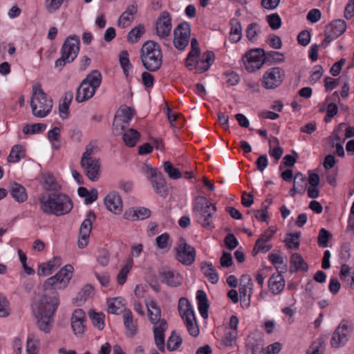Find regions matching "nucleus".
Masks as SVG:
<instances>
[{"label":"nucleus","mask_w":354,"mask_h":354,"mask_svg":"<svg viewBox=\"0 0 354 354\" xmlns=\"http://www.w3.org/2000/svg\"><path fill=\"white\" fill-rule=\"evenodd\" d=\"M171 19L169 13L167 11L161 12L156 24L158 37L162 39H167L171 34Z\"/></svg>","instance_id":"obj_19"},{"label":"nucleus","mask_w":354,"mask_h":354,"mask_svg":"<svg viewBox=\"0 0 354 354\" xmlns=\"http://www.w3.org/2000/svg\"><path fill=\"white\" fill-rule=\"evenodd\" d=\"M39 339L34 334H29L26 342L28 354H38L39 351Z\"/></svg>","instance_id":"obj_38"},{"label":"nucleus","mask_w":354,"mask_h":354,"mask_svg":"<svg viewBox=\"0 0 354 354\" xmlns=\"http://www.w3.org/2000/svg\"><path fill=\"white\" fill-rule=\"evenodd\" d=\"M133 115V111L129 106L121 107L113 122V131L115 133H120L129 125Z\"/></svg>","instance_id":"obj_17"},{"label":"nucleus","mask_w":354,"mask_h":354,"mask_svg":"<svg viewBox=\"0 0 354 354\" xmlns=\"http://www.w3.org/2000/svg\"><path fill=\"white\" fill-rule=\"evenodd\" d=\"M352 333L351 325L342 320L336 328L330 339V345L333 348L342 347L348 342Z\"/></svg>","instance_id":"obj_12"},{"label":"nucleus","mask_w":354,"mask_h":354,"mask_svg":"<svg viewBox=\"0 0 354 354\" xmlns=\"http://www.w3.org/2000/svg\"><path fill=\"white\" fill-rule=\"evenodd\" d=\"M9 191L15 199H26L28 197L25 187L18 183H10Z\"/></svg>","instance_id":"obj_35"},{"label":"nucleus","mask_w":354,"mask_h":354,"mask_svg":"<svg viewBox=\"0 0 354 354\" xmlns=\"http://www.w3.org/2000/svg\"><path fill=\"white\" fill-rule=\"evenodd\" d=\"M164 170L171 179H178L182 177V173L178 169L174 167L172 164L167 161L164 163Z\"/></svg>","instance_id":"obj_54"},{"label":"nucleus","mask_w":354,"mask_h":354,"mask_svg":"<svg viewBox=\"0 0 354 354\" xmlns=\"http://www.w3.org/2000/svg\"><path fill=\"white\" fill-rule=\"evenodd\" d=\"M176 259L184 266L192 265L196 259V250L184 238H180L175 248Z\"/></svg>","instance_id":"obj_10"},{"label":"nucleus","mask_w":354,"mask_h":354,"mask_svg":"<svg viewBox=\"0 0 354 354\" xmlns=\"http://www.w3.org/2000/svg\"><path fill=\"white\" fill-rule=\"evenodd\" d=\"M96 89L93 88L89 84H87L85 81L82 80L80 85L77 89L75 100L77 102H82L91 98Z\"/></svg>","instance_id":"obj_24"},{"label":"nucleus","mask_w":354,"mask_h":354,"mask_svg":"<svg viewBox=\"0 0 354 354\" xmlns=\"http://www.w3.org/2000/svg\"><path fill=\"white\" fill-rule=\"evenodd\" d=\"M108 312L111 314H119L124 307V299L122 297L111 299L107 301Z\"/></svg>","instance_id":"obj_37"},{"label":"nucleus","mask_w":354,"mask_h":354,"mask_svg":"<svg viewBox=\"0 0 354 354\" xmlns=\"http://www.w3.org/2000/svg\"><path fill=\"white\" fill-rule=\"evenodd\" d=\"M300 232L288 234L285 239L286 246L290 249H297L299 246Z\"/></svg>","instance_id":"obj_53"},{"label":"nucleus","mask_w":354,"mask_h":354,"mask_svg":"<svg viewBox=\"0 0 354 354\" xmlns=\"http://www.w3.org/2000/svg\"><path fill=\"white\" fill-rule=\"evenodd\" d=\"M38 206L45 214L62 216L71 212L72 201H39Z\"/></svg>","instance_id":"obj_9"},{"label":"nucleus","mask_w":354,"mask_h":354,"mask_svg":"<svg viewBox=\"0 0 354 354\" xmlns=\"http://www.w3.org/2000/svg\"><path fill=\"white\" fill-rule=\"evenodd\" d=\"M46 129V125L43 123H37L33 124H27L23 128V132L25 134L41 133Z\"/></svg>","instance_id":"obj_55"},{"label":"nucleus","mask_w":354,"mask_h":354,"mask_svg":"<svg viewBox=\"0 0 354 354\" xmlns=\"http://www.w3.org/2000/svg\"><path fill=\"white\" fill-rule=\"evenodd\" d=\"M268 22L272 30H277L280 28L281 20L278 14H272L268 16Z\"/></svg>","instance_id":"obj_60"},{"label":"nucleus","mask_w":354,"mask_h":354,"mask_svg":"<svg viewBox=\"0 0 354 354\" xmlns=\"http://www.w3.org/2000/svg\"><path fill=\"white\" fill-rule=\"evenodd\" d=\"M151 184L156 192L158 194L160 197L165 198L167 196L168 188L163 175L158 179L152 180Z\"/></svg>","instance_id":"obj_36"},{"label":"nucleus","mask_w":354,"mask_h":354,"mask_svg":"<svg viewBox=\"0 0 354 354\" xmlns=\"http://www.w3.org/2000/svg\"><path fill=\"white\" fill-rule=\"evenodd\" d=\"M272 59L274 62L280 63L283 62L285 59V57L283 53L277 51H269L267 53H265V59Z\"/></svg>","instance_id":"obj_62"},{"label":"nucleus","mask_w":354,"mask_h":354,"mask_svg":"<svg viewBox=\"0 0 354 354\" xmlns=\"http://www.w3.org/2000/svg\"><path fill=\"white\" fill-rule=\"evenodd\" d=\"M246 70L254 72L261 68L265 62V52L262 48H254L248 51L243 57Z\"/></svg>","instance_id":"obj_11"},{"label":"nucleus","mask_w":354,"mask_h":354,"mask_svg":"<svg viewBox=\"0 0 354 354\" xmlns=\"http://www.w3.org/2000/svg\"><path fill=\"white\" fill-rule=\"evenodd\" d=\"M192 49L189 52L187 58L185 60V65L192 66V57H198L201 53V49L198 46V41L196 38H192L191 40Z\"/></svg>","instance_id":"obj_41"},{"label":"nucleus","mask_w":354,"mask_h":354,"mask_svg":"<svg viewBox=\"0 0 354 354\" xmlns=\"http://www.w3.org/2000/svg\"><path fill=\"white\" fill-rule=\"evenodd\" d=\"M107 209L115 214H120L122 211V201H103Z\"/></svg>","instance_id":"obj_51"},{"label":"nucleus","mask_w":354,"mask_h":354,"mask_svg":"<svg viewBox=\"0 0 354 354\" xmlns=\"http://www.w3.org/2000/svg\"><path fill=\"white\" fill-rule=\"evenodd\" d=\"M122 317L126 328L131 333V335H135L137 331V327L134 323L131 311L130 310H124L122 315Z\"/></svg>","instance_id":"obj_42"},{"label":"nucleus","mask_w":354,"mask_h":354,"mask_svg":"<svg viewBox=\"0 0 354 354\" xmlns=\"http://www.w3.org/2000/svg\"><path fill=\"white\" fill-rule=\"evenodd\" d=\"M43 185L45 189L53 192L48 199H69L68 196L59 192L60 186L52 175L48 174L43 177Z\"/></svg>","instance_id":"obj_22"},{"label":"nucleus","mask_w":354,"mask_h":354,"mask_svg":"<svg viewBox=\"0 0 354 354\" xmlns=\"http://www.w3.org/2000/svg\"><path fill=\"white\" fill-rule=\"evenodd\" d=\"M148 315L151 323L153 325L155 344L160 351H165V332L167 329V322L161 319V310L154 301L147 304Z\"/></svg>","instance_id":"obj_2"},{"label":"nucleus","mask_w":354,"mask_h":354,"mask_svg":"<svg viewBox=\"0 0 354 354\" xmlns=\"http://www.w3.org/2000/svg\"><path fill=\"white\" fill-rule=\"evenodd\" d=\"M95 220L93 212L90 211L86 214V218L83 221L80 228L77 245L80 248H85L89 241L90 234L92 230L93 222Z\"/></svg>","instance_id":"obj_16"},{"label":"nucleus","mask_w":354,"mask_h":354,"mask_svg":"<svg viewBox=\"0 0 354 354\" xmlns=\"http://www.w3.org/2000/svg\"><path fill=\"white\" fill-rule=\"evenodd\" d=\"M87 84H89L93 88L96 89L100 87L102 82V75L97 71L94 70L88 74L85 79L83 80Z\"/></svg>","instance_id":"obj_43"},{"label":"nucleus","mask_w":354,"mask_h":354,"mask_svg":"<svg viewBox=\"0 0 354 354\" xmlns=\"http://www.w3.org/2000/svg\"><path fill=\"white\" fill-rule=\"evenodd\" d=\"M214 59L215 55L214 52L207 50L203 53L200 59L192 57V66H188L187 65H185V66L189 71L195 69L198 73H203L209 70Z\"/></svg>","instance_id":"obj_15"},{"label":"nucleus","mask_w":354,"mask_h":354,"mask_svg":"<svg viewBox=\"0 0 354 354\" xmlns=\"http://www.w3.org/2000/svg\"><path fill=\"white\" fill-rule=\"evenodd\" d=\"M201 269L203 274L212 283L216 284L218 281V274L211 262H202Z\"/></svg>","instance_id":"obj_30"},{"label":"nucleus","mask_w":354,"mask_h":354,"mask_svg":"<svg viewBox=\"0 0 354 354\" xmlns=\"http://www.w3.org/2000/svg\"><path fill=\"white\" fill-rule=\"evenodd\" d=\"M346 30V24L343 19L333 21L326 28L327 32H330L333 37L338 38Z\"/></svg>","instance_id":"obj_29"},{"label":"nucleus","mask_w":354,"mask_h":354,"mask_svg":"<svg viewBox=\"0 0 354 354\" xmlns=\"http://www.w3.org/2000/svg\"><path fill=\"white\" fill-rule=\"evenodd\" d=\"M162 283L170 287H177L182 283L183 277L176 270L170 268H163L159 271Z\"/></svg>","instance_id":"obj_21"},{"label":"nucleus","mask_w":354,"mask_h":354,"mask_svg":"<svg viewBox=\"0 0 354 354\" xmlns=\"http://www.w3.org/2000/svg\"><path fill=\"white\" fill-rule=\"evenodd\" d=\"M88 315L92 321L93 324L100 330H102L104 327L105 315L103 313H95L91 310Z\"/></svg>","instance_id":"obj_46"},{"label":"nucleus","mask_w":354,"mask_h":354,"mask_svg":"<svg viewBox=\"0 0 354 354\" xmlns=\"http://www.w3.org/2000/svg\"><path fill=\"white\" fill-rule=\"evenodd\" d=\"M120 63L121 67L123 69L124 75L127 77L129 74V71L132 68V65L130 63V61L129 59V54L127 50H123L120 53Z\"/></svg>","instance_id":"obj_49"},{"label":"nucleus","mask_w":354,"mask_h":354,"mask_svg":"<svg viewBox=\"0 0 354 354\" xmlns=\"http://www.w3.org/2000/svg\"><path fill=\"white\" fill-rule=\"evenodd\" d=\"M240 299L242 305L248 308L250 305V299L253 293V282L248 274H243L240 279L239 287Z\"/></svg>","instance_id":"obj_18"},{"label":"nucleus","mask_w":354,"mask_h":354,"mask_svg":"<svg viewBox=\"0 0 354 354\" xmlns=\"http://www.w3.org/2000/svg\"><path fill=\"white\" fill-rule=\"evenodd\" d=\"M24 156L25 153L23 151L22 147L19 145H16L11 149L10 153L7 158V160L9 162L15 163L19 162Z\"/></svg>","instance_id":"obj_44"},{"label":"nucleus","mask_w":354,"mask_h":354,"mask_svg":"<svg viewBox=\"0 0 354 354\" xmlns=\"http://www.w3.org/2000/svg\"><path fill=\"white\" fill-rule=\"evenodd\" d=\"M290 263L292 267H294L295 270H308V265L305 263L302 257L298 253H294L290 257Z\"/></svg>","instance_id":"obj_45"},{"label":"nucleus","mask_w":354,"mask_h":354,"mask_svg":"<svg viewBox=\"0 0 354 354\" xmlns=\"http://www.w3.org/2000/svg\"><path fill=\"white\" fill-rule=\"evenodd\" d=\"M86 320V314L82 309L77 308L73 311L71 318V325L75 335L82 336L84 334Z\"/></svg>","instance_id":"obj_20"},{"label":"nucleus","mask_w":354,"mask_h":354,"mask_svg":"<svg viewBox=\"0 0 354 354\" xmlns=\"http://www.w3.org/2000/svg\"><path fill=\"white\" fill-rule=\"evenodd\" d=\"M97 152V147L90 143L86 145L80 160L81 167L84 169L87 177L93 182L99 179L100 174V159L94 157Z\"/></svg>","instance_id":"obj_5"},{"label":"nucleus","mask_w":354,"mask_h":354,"mask_svg":"<svg viewBox=\"0 0 354 354\" xmlns=\"http://www.w3.org/2000/svg\"><path fill=\"white\" fill-rule=\"evenodd\" d=\"M80 47V39L76 35L67 37L61 48V57L55 61V67L61 71L68 63L77 57Z\"/></svg>","instance_id":"obj_6"},{"label":"nucleus","mask_w":354,"mask_h":354,"mask_svg":"<svg viewBox=\"0 0 354 354\" xmlns=\"http://www.w3.org/2000/svg\"><path fill=\"white\" fill-rule=\"evenodd\" d=\"M178 310L188 333L193 337H197L199 334V328L194 308L187 299L181 297L179 299Z\"/></svg>","instance_id":"obj_8"},{"label":"nucleus","mask_w":354,"mask_h":354,"mask_svg":"<svg viewBox=\"0 0 354 354\" xmlns=\"http://www.w3.org/2000/svg\"><path fill=\"white\" fill-rule=\"evenodd\" d=\"M225 75L226 77V82L230 86H235L238 84L240 81L239 75L235 72H226Z\"/></svg>","instance_id":"obj_63"},{"label":"nucleus","mask_w":354,"mask_h":354,"mask_svg":"<svg viewBox=\"0 0 354 354\" xmlns=\"http://www.w3.org/2000/svg\"><path fill=\"white\" fill-rule=\"evenodd\" d=\"M132 266L133 259H129L118 274L117 281L120 285H123L126 282L127 274L131 269Z\"/></svg>","instance_id":"obj_48"},{"label":"nucleus","mask_w":354,"mask_h":354,"mask_svg":"<svg viewBox=\"0 0 354 354\" xmlns=\"http://www.w3.org/2000/svg\"><path fill=\"white\" fill-rule=\"evenodd\" d=\"M151 216V211L146 207L131 209L124 214L126 219L131 221L143 220Z\"/></svg>","instance_id":"obj_28"},{"label":"nucleus","mask_w":354,"mask_h":354,"mask_svg":"<svg viewBox=\"0 0 354 354\" xmlns=\"http://www.w3.org/2000/svg\"><path fill=\"white\" fill-rule=\"evenodd\" d=\"M73 98V93L72 91H67L64 93L62 102L59 104V116L62 119H65L68 117V111Z\"/></svg>","instance_id":"obj_32"},{"label":"nucleus","mask_w":354,"mask_h":354,"mask_svg":"<svg viewBox=\"0 0 354 354\" xmlns=\"http://www.w3.org/2000/svg\"><path fill=\"white\" fill-rule=\"evenodd\" d=\"M145 29L144 26L139 25L133 28L127 35V41L131 44L137 43L142 35L145 33Z\"/></svg>","instance_id":"obj_47"},{"label":"nucleus","mask_w":354,"mask_h":354,"mask_svg":"<svg viewBox=\"0 0 354 354\" xmlns=\"http://www.w3.org/2000/svg\"><path fill=\"white\" fill-rule=\"evenodd\" d=\"M284 77V71L279 67H272L267 70L262 77V86L266 89H274L279 86Z\"/></svg>","instance_id":"obj_13"},{"label":"nucleus","mask_w":354,"mask_h":354,"mask_svg":"<svg viewBox=\"0 0 354 354\" xmlns=\"http://www.w3.org/2000/svg\"><path fill=\"white\" fill-rule=\"evenodd\" d=\"M140 136V134L138 131L130 129L124 133L123 140L127 146L133 147L136 145Z\"/></svg>","instance_id":"obj_39"},{"label":"nucleus","mask_w":354,"mask_h":354,"mask_svg":"<svg viewBox=\"0 0 354 354\" xmlns=\"http://www.w3.org/2000/svg\"><path fill=\"white\" fill-rule=\"evenodd\" d=\"M260 32V27L257 23H252L248 25L246 29V37L250 41L257 40L258 34Z\"/></svg>","instance_id":"obj_52"},{"label":"nucleus","mask_w":354,"mask_h":354,"mask_svg":"<svg viewBox=\"0 0 354 354\" xmlns=\"http://www.w3.org/2000/svg\"><path fill=\"white\" fill-rule=\"evenodd\" d=\"M331 238V234L324 228H322L319 232L318 244L323 248L328 247V242Z\"/></svg>","instance_id":"obj_59"},{"label":"nucleus","mask_w":354,"mask_h":354,"mask_svg":"<svg viewBox=\"0 0 354 354\" xmlns=\"http://www.w3.org/2000/svg\"><path fill=\"white\" fill-rule=\"evenodd\" d=\"M196 299L198 302V309L201 315L203 318L208 316L207 310L209 308L207 295L205 291L199 290L196 292Z\"/></svg>","instance_id":"obj_31"},{"label":"nucleus","mask_w":354,"mask_h":354,"mask_svg":"<svg viewBox=\"0 0 354 354\" xmlns=\"http://www.w3.org/2000/svg\"><path fill=\"white\" fill-rule=\"evenodd\" d=\"M308 185V180L306 176L300 172L296 174L294 178L293 189L297 192H304Z\"/></svg>","instance_id":"obj_40"},{"label":"nucleus","mask_w":354,"mask_h":354,"mask_svg":"<svg viewBox=\"0 0 354 354\" xmlns=\"http://www.w3.org/2000/svg\"><path fill=\"white\" fill-rule=\"evenodd\" d=\"M190 26L187 22H183L174 29V44L178 50H185L190 38Z\"/></svg>","instance_id":"obj_14"},{"label":"nucleus","mask_w":354,"mask_h":354,"mask_svg":"<svg viewBox=\"0 0 354 354\" xmlns=\"http://www.w3.org/2000/svg\"><path fill=\"white\" fill-rule=\"evenodd\" d=\"M216 212V206L209 201H198L194 205V212L197 221L206 230L214 227L212 215Z\"/></svg>","instance_id":"obj_7"},{"label":"nucleus","mask_w":354,"mask_h":354,"mask_svg":"<svg viewBox=\"0 0 354 354\" xmlns=\"http://www.w3.org/2000/svg\"><path fill=\"white\" fill-rule=\"evenodd\" d=\"M351 277V281L349 283L351 288L354 289V272H351V268L350 267L344 264L341 267V271H340V279L342 281H349V278Z\"/></svg>","instance_id":"obj_50"},{"label":"nucleus","mask_w":354,"mask_h":354,"mask_svg":"<svg viewBox=\"0 0 354 354\" xmlns=\"http://www.w3.org/2000/svg\"><path fill=\"white\" fill-rule=\"evenodd\" d=\"M308 180L309 187L307 189L308 196L311 198H316L319 196V189L317 186L319 183V176L317 174L310 172Z\"/></svg>","instance_id":"obj_27"},{"label":"nucleus","mask_w":354,"mask_h":354,"mask_svg":"<svg viewBox=\"0 0 354 354\" xmlns=\"http://www.w3.org/2000/svg\"><path fill=\"white\" fill-rule=\"evenodd\" d=\"M242 37V29L240 22L236 19L231 20V30L229 39L232 43H237Z\"/></svg>","instance_id":"obj_33"},{"label":"nucleus","mask_w":354,"mask_h":354,"mask_svg":"<svg viewBox=\"0 0 354 354\" xmlns=\"http://www.w3.org/2000/svg\"><path fill=\"white\" fill-rule=\"evenodd\" d=\"M263 344L261 339L250 338L246 346L247 354H263Z\"/></svg>","instance_id":"obj_34"},{"label":"nucleus","mask_w":354,"mask_h":354,"mask_svg":"<svg viewBox=\"0 0 354 354\" xmlns=\"http://www.w3.org/2000/svg\"><path fill=\"white\" fill-rule=\"evenodd\" d=\"M80 197L85 198V199H97L98 192L96 189H92L90 192L85 187H80L77 189Z\"/></svg>","instance_id":"obj_58"},{"label":"nucleus","mask_w":354,"mask_h":354,"mask_svg":"<svg viewBox=\"0 0 354 354\" xmlns=\"http://www.w3.org/2000/svg\"><path fill=\"white\" fill-rule=\"evenodd\" d=\"M182 339L174 331L171 334V336L167 340V346L168 350L174 351L178 348L181 345Z\"/></svg>","instance_id":"obj_56"},{"label":"nucleus","mask_w":354,"mask_h":354,"mask_svg":"<svg viewBox=\"0 0 354 354\" xmlns=\"http://www.w3.org/2000/svg\"><path fill=\"white\" fill-rule=\"evenodd\" d=\"M138 11V7L136 2H132L126 10L122 12L118 20V26L122 28H125L133 20L134 15Z\"/></svg>","instance_id":"obj_26"},{"label":"nucleus","mask_w":354,"mask_h":354,"mask_svg":"<svg viewBox=\"0 0 354 354\" xmlns=\"http://www.w3.org/2000/svg\"><path fill=\"white\" fill-rule=\"evenodd\" d=\"M285 287V279L281 273H274L268 280L269 290L274 295L281 293Z\"/></svg>","instance_id":"obj_23"},{"label":"nucleus","mask_w":354,"mask_h":354,"mask_svg":"<svg viewBox=\"0 0 354 354\" xmlns=\"http://www.w3.org/2000/svg\"><path fill=\"white\" fill-rule=\"evenodd\" d=\"M140 59L146 70L150 72L158 71L162 62L160 45L152 40L146 41L140 49Z\"/></svg>","instance_id":"obj_3"},{"label":"nucleus","mask_w":354,"mask_h":354,"mask_svg":"<svg viewBox=\"0 0 354 354\" xmlns=\"http://www.w3.org/2000/svg\"><path fill=\"white\" fill-rule=\"evenodd\" d=\"M169 236L167 233H163L156 239L157 246L160 249H165L168 246Z\"/></svg>","instance_id":"obj_64"},{"label":"nucleus","mask_w":354,"mask_h":354,"mask_svg":"<svg viewBox=\"0 0 354 354\" xmlns=\"http://www.w3.org/2000/svg\"><path fill=\"white\" fill-rule=\"evenodd\" d=\"M62 259L55 257L46 263L39 266L37 274L39 276H47L53 273L62 265Z\"/></svg>","instance_id":"obj_25"},{"label":"nucleus","mask_w":354,"mask_h":354,"mask_svg":"<svg viewBox=\"0 0 354 354\" xmlns=\"http://www.w3.org/2000/svg\"><path fill=\"white\" fill-rule=\"evenodd\" d=\"M9 303L7 299L0 295V317H5L9 315Z\"/></svg>","instance_id":"obj_61"},{"label":"nucleus","mask_w":354,"mask_h":354,"mask_svg":"<svg viewBox=\"0 0 354 354\" xmlns=\"http://www.w3.org/2000/svg\"><path fill=\"white\" fill-rule=\"evenodd\" d=\"M237 337V330H226L222 342L225 346H232Z\"/></svg>","instance_id":"obj_57"},{"label":"nucleus","mask_w":354,"mask_h":354,"mask_svg":"<svg viewBox=\"0 0 354 354\" xmlns=\"http://www.w3.org/2000/svg\"><path fill=\"white\" fill-rule=\"evenodd\" d=\"M73 270V267L68 264L55 275L47 279L44 283V295L37 303L32 305V311L38 327L46 333L51 330L53 315L59 304V295L55 290L67 287Z\"/></svg>","instance_id":"obj_1"},{"label":"nucleus","mask_w":354,"mask_h":354,"mask_svg":"<svg viewBox=\"0 0 354 354\" xmlns=\"http://www.w3.org/2000/svg\"><path fill=\"white\" fill-rule=\"evenodd\" d=\"M53 100L41 88L39 84L32 86L30 107L32 113L37 118H45L52 111Z\"/></svg>","instance_id":"obj_4"}]
</instances>
